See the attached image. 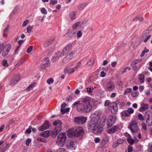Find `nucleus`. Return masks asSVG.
Returning <instances> with one entry per match:
<instances>
[{
    "label": "nucleus",
    "mask_w": 152,
    "mask_h": 152,
    "mask_svg": "<svg viewBox=\"0 0 152 152\" xmlns=\"http://www.w3.org/2000/svg\"><path fill=\"white\" fill-rule=\"evenodd\" d=\"M106 87L109 91H111L115 88V85L111 81L109 82L106 84Z\"/></svg>",
    "instance_id": "f3484780"
},
{
    "label": "nucleus",
    "mask_w": 152,
    "mask_h": 152,
    "mask_svg": "<svg viewBox=\"0 0 152 152\" xmlns=\"http://www.w3.org/2000/svg\"><path fill=\"white\" fill-rule=\"evenodd\" d=\"M87 120L86 117H75L74 120L75 123L79 124H82L85 123Z\"/></svg>",
    "instance_id": "1a4fd4ad"
},
{
    "label": "nucleus",
    "mask_w": 152,
    "mask_h": 152,
    "mask_svg": "<svg viewBox=\"0 0 152 152\" xmlns=\"http://www.w3.org/2000/svg\"><path fill=\"white\" fill-rule=\"evenodd\" d=\"M23 63V61L22 60H20L15 65V67L18 68Z\"/></svg>",
    "instance_id": "37998d69"
},
{
    "label": "nucleus",
    "mask_w": 152,
    "mask_h": 152,
    "mask_svg": "<svg viewBox=\"0 0 152 152\" xmlns=\"http://www.w3.org/2000/svg\"><path fill=\"white\" fill-rule=\"evenodd\" d=\"M29 21L28 20H26L23 23L22 26L23 27H24L27 24L29 23Z\"/></svg>",
    "instance_id": "052dcab7"
},
{
    "label": "nucleus",
    "mask_w": 152,
    "mask_h": 152,
    "mask_svg": "<svg viewBox=\"0 0 152 152\" xmlns=\"http://www.w3.org/2000/svg\"><path fill=\"white\" fill-rule=\"evenodd\" d=\"M88 5L86 3H83L80 4L77 6V10L79 11H82Z\"/></svg>",
    "instance_id": "6ab92c4d"
},
{
    "label": "nucleus",
    "mask_w": 152,
    "mask_h": 152,
    "mask_svg": "<svg viewBox=\"0 0 152 152\" xmlns=\"http://www.w3.org/2000/svg\"><path fill=\"white\" fill-rule=\"evenodd\" d=\"M86 25V22L85 21H82L80 24V27L81 28H83Z\"/></svg>",
    "instance_id": "a19ab883"
},
{
    "label": "nucleus",
    "mask_w": 152,
    "mask_h": 152,
    "mask_svg": "<svg viewBox=\"0 0 152 152\" xmlns=\"http://www.w3.org/2000/svg\"><path fill=\"white\" fill-rule=\"evenodd\" d=\"M118 102V101H117L111 103L110 105L109 106V108L111 110L112 113L115 114L117 113L118 110L117 104Z\"/></svg>",
    "instance_id": "6e6552de"
},
{
    "label": "nucleus",
    "mask_w": 152,
    "mask_h": 152,
    "mask_svg": "<svg viewBox=\"0 0 152 152\" xmlns=\"http://www.w3.org/2000/svg\"><path fill=\"white\" fill-rule=\"evenodd\" d=\"M9 147L8 143H7L3 144L0 147V152H5Z\"/></svg>",
    "instance_id": "a211bd4d"
},
{
    "label": "nucleus",
    "mask_w": 152,
    "mask_h": 152,
    "mask_svg": "<svg viewBox=\"0 0 152 152\" xmlns=\"http://www.w3.org/2000/svg\"><path fill=\"white\" fill-rule=\"evenodd\" d=\"M72 99V97L70 95H69L66 98V100L67 101H71Z\"/></svg>",
    "instance_id": "13d9d810"
},
{
    "label": "nucleus",
    "mask_w": 152,
    "mask_h": 152,
    "mask_svg": "<svg viewBox=\"0 0 152 152\" xmlns=\"http://www.w3.org/2000/svg\"><path fill=\"white\" fill-rule=\"evenodd\" d=\"M118 126H114L108 130V132L109 134H112L115 132L118 129Z\"/></svg>",
    "instance_id": "412c9836"
},
{
    "label": "nucleus",
    "mask_w": 152,
    "mask_h": 152,
    "mask_svg": "<svg viewBox=\"0 0 152 152\" xmlns=\"http://www.w3.org/2000/svg\"><path fill=\"white\" fill-rule=\"evenodd\" d=\"M148 105L147 104H143L141 105V108L142 111L146 110L148 108Z\"/></svg>",
    "instance_id": "c85d7f7f"
},
{
    "label": "nucleus",
    "mask_w": 152,
    "mask_h": 152,
    "mask_svg": "<svg viewBox=\"0 0 152 152\" xmlns=\"http://www.w3.org/2000/svg\"><path fill=\"white\" fill-rule=\"evenodd\" d=\"M142 61V59H137L133 61L132 63L133 64H137L138 63L140 62H141Z\"/></svg>",
    "instance_id": "58836bf2"
},
{
    "label": "nucleus",
    "mask_w": 152,
    "mask_h": 152,
    "mask_svg": "<svg viewBox=\"0 0 152 152\" xmlns=\"http://www.w3.org/2000/svg\"><path fill=\"white\" fill-rule=\"evenodd\" d=\"M106 74L104 71H102L100 74V76L102 77H104L106 76Z\"/></svg>",
    "instance_id": "69168bd1"
},
{
    "label": "nucleus",
    "mask_w": 152,
    "mask_h": 152,
    "mask_svg": "<svg viewBox=\"0 0 152 152\" xmlns=\"http://www.w3.org/2000/svg\"><path fill=\"white\" fill-rule=\"evenodd\" d=\"M41 11L42 13L44 14L45 15H46L47 13L46 10L44 8H42L41 10Z\"/></svg>",
    "instance_id": "864d4df0"
},
{
    "label": "nucleus",
    "mask_w": 152,
    "mask_h": 152,
    "mask_svg": "<svg viewBox=\"0 0 152 152\" xmlns=\"http://www.w3.org/2000/svg\"><path fill=\"white\" fill-rule=\"evenodd\" d=\"M139 79L141 82L142 83L144 81V75L143 74H140L139 75Z\"/></svg>",
    "instance_id": "e433bc0d"
},
{
    "label": "nucleus",
    "mask_w": 152,
    "mask_h": 152,
    "mask_svg": "<svg viewBox=\"0 0 152 152\" xmlns=\"http://www.w3.org/2000/svg\"><path fill=\"white\" fill-rule=\"evenodd\" d=\"M72 44H69L67 45L64 48L62 51V55L64 56L66 55L70 51L72 48Z\"/></svg>",
    "instance_id": "f8f14e48"
},
{
    "label": "nucleus",
    "mask_w": 152,
    "mask_h": 152,
    "mask_svg": "<svg viewBox=\"0 0 152 152\" xmlns=\"http://www.w3.org/2000/svg\"><path fill=\"white\" fill-rule=\"evenodd\" d=\"M9 29V26H7L4 29L3 31V36L4 37H6L7 35L8 31Z\"/></svg>",
    "instance_id": "c756f323"
},
{
    "label": "nucleus",
    "mask_w": 152,
    "mask_h": 152,
    "mask_svg": "<svg viewBox=\"0 0 152 152\" xmlns=\"http://www.w3.org/2000/svg\"><path fill=\"white\" fill-rule=\"evenodd\" d=\"M33 50V46H31L27 49L26 52L28 53H29Z\"/></svg>",
    "instance_id": "3c124183"
},
{
    "label": "nucleus",
    "mask_w": 152,
    "mask_h": 152,
    "mask_svg": "<svg viewBox=\"0 0 152 152\" xmlns=\"http://www.w3.org/2000/svg\"><path fill=\"white\" fill-rule=\"evenodd\" d=\"M37 140L38 141H41L42 142H46V140L44 138H43L41 137H38L37 139Z\"/></svg>",
    "instance_id": "603ef678"
},
{
    "label": "nucleus",
    "mask_w": 152,
    "mask_h": 152,
    "mask_svg": "<svg viewBox=\"0 0 152 152\" xmlns=\"http://www.w3.org/2000/svg\"><path fill=\"white\" fill-rule=\"evenodd\" d=\"M73 56V54L72 52H71L69 55H68L64 59V60H65L66 62L69 61L71 59H72Z\"/></svg>",
    "instance_id": "4be33fe9"
},
{
    "label": "nucleus",
    "mask_w": 152,
    "mask_h": 152,
    "mask_svg": "<svg viewBox=\"0 0 152 152\" xmlns=\"http://www.w3.org/2000/svg\"><path fill=\"white\" fill-rule=\"evenodd\" d=\"M132 89L131 88H128L126 89L125 92L124 93V94L125 95L127 93L131 92Z\"/></svg>",
    "instance_id": "49530a36"
},
{
    "label": "nucleus",
    "mask_w": 152,
    "mask_h": 152,
    "mask_svg": "<svg viewBox=\"0 0 152 152\" xmlns=\"http://www.w3.org/2000/svg\"><path fill=\"white\" fill-rule=\"evenodd\" d=\"M51 40L50 39L48 40L45 41L43 44V46L45 47H48L51 43Z\"/></svg>",
    "instance_id": "2f4dec72"
},
{
    "label": "nucleus",
    "mask_w": 152,
    "mask_h": 152,
    "mask_svg": "<svg viewBox=\"0 0 152 152\" xmlns=\"http://www.w3.org/2000/svg\"><path fill=\"white\" fill-rule=\"evenodd\" d=\"M152 31V26H150L149 27L146 29L144 32L147 33L149 34L150 32Z\"/></svg>",
    "instance_id": "ea45409f"
},
{
    "label": "nucleus",
    "mask_w": 152,
    "mask_h": 152,
    "mask_svg": "<svg viewBox=\"0 0 152 152\" xmlns=\"http://www.w3.org/2000/svg\"><path fill=\"white\" fill-rule=\"evenodd\" d=\"M62 122L60 120H57L53 122V125L56 126L54 130L52 131V135L53 137L56 136L59 132L61 131V129Z\"/></svg>",
    "instance_id": "20e7f679"
},
{
    "label": "nucleus",
    "mask_w": 152,
    "mask_h": 152,
    "mask_svg": "<svg viewBox=\"0 0 152 152\" xmlns=\"http://www.w3.org/2000/svg\"><path fill=\"white\" fill-rule=\"evenodd\" d=\"M133 147L130 146H128V152H132L133 151Z\"/></svg>",
    "instance_id": "338daca9"
},
{
    "label": "nucleus",
    "mask_w": 152,
    "mask_h": 152,
    "mask_svg": "<svg viewBox=\"0 0 152 152\" xmlns=\"http://www.w3.org/2000/svg\"><path fill=\"white\" fill-rule=\"evenodd\" d=\"M32 129V127L31 126H29L28 129H26L25 131V133L26 134H30L31 132V129Z\"/></svg>",
    "instance_id": "79ce46f5"
},
{
    "label": "nucleus",
    "mask_w": 152,
    "mask_h": 152,
    "mask_svg": "<svg viewBox=\"0 0 152 152\" xmlns=\"http://www.w3.org/2000/svg\"><path fill=\"white\" fill-rule=\"evenodd\" d=\"M53 80L52 78H50L47 80V82L48 84H50L53 83Z\"/></svg>",
    "instance_id": "8fccbe9b"
},
{
    "label": "nucleus",
    "mask_w": 152,
    "mask_h": 152,
    "mask_svg": "<svg viewBox=\"0 0 152 152\" xmlns=\"http://www.w3.org/2000/svg\"><path fill=\"white\" fill-rule=\"evenodd\" d=\"M138 94V93L137 91H136L135 92H132V97H136L137 96Z\"/></svg>",
    "instance_id": "4d7b16f0"
},
{
    "label": "nucleus",
    "mask_w": 152,
    "mask_h": 152,
    "mask_svg": "<svg viewBox=\"0 0 152 152\" xmlns=\"http://www.w3.org/2000/svg\"><path fill=\"white\" fill-rule=\"evenodd\" d=\"M20 80V76L18 75L14 76L11 79L10 85L11 86H14Z\"/></svg>",
    "instance_id": "ddd939ff"
},
{
    "label": "nucleus",
    "mask_w": 152,
    "mask_h": 152,
    "mask_svg": "<svg viewBox=\"0 0 152 152\" xmlns=\"http://www.w3.org/2000/svg\"><path fill=\"white\" fill-rule=\"evenodd\" d=\"M141 126L142 127V128L145 130L147 129L146 126L145 124L144 123H142V124Z\"/></svg>",
    "instance_id": "0e129e2a"
},
{
    "label": "nucleus",
    "mask_w": 152,
    "mask_h": 152,
    "mask_svg": "<svg viewBox=\"0 0 152 152\" xmlns=\"http://www.w3.org/2000/svg\"><path fill=\"white\" fill-rule=\"evenodd\" d=\"M149 51V50L148 49H147L146 47H145V49L142 51V52L141 54V57H143L144 56L145 53H148Z\"/></svg>",
    "instance_id": "f704fd0d"
},
{
    "label": "nucleus",
    "mask_w": 152,
    "mask_h": 152,
    "mask_svg": "<svg viewBox=\"0 0 152 152\" xmlns=\"http://www.w3.org/2000/svg\"><path fill=\"white\" fill-rule=\"evenodd\" d=\"M2 63L3 66L5 67H7L9 66V65L7 63V61L6 60H4L3 61Z\"/></svg>",
    "instance_id": "a18cd8bd"
},
{
    "label": "nucleus",
    "mask_w": 152,
    "mask_h": 152,
    "mask_svg": "<svg viewBox=\"0 0 152 152\" xmlns=\"http://www.w3.org/2000/svg\"><path fill=\"white\" fill-rule=\"evenodd\" d=\"M80 24V21H78L75 23L72 26V28L73 29H75Z\"/></svg>",
    "instance_id": "72a5a7b5"
},
{
    "label": "nucleus",
    "mask_w": 152,
    "mask_h": 152,
    "mask_svg": "<svg viewBox=\"0 0 152 152\" xmlns=\"http://www.w3.org/2000/svg\"><path fill=\"white\" fill-rule=\"evenodd\" d=\"M90 126V129L94 134L101 133L103 131L100 121L97 118H93L91 121Z\"/></svg>",
    "instance_id": "f03ea898"
},
{
    "label": "nucleus",
    "mask_w": 152,
    "mask_h": 152,
    "mask_svg": "<svg viewBox=\"0 0 152 152\" xmlns=\"http://www.w3.org/2000/svg\"><path fill=\"white\" fill-rule=\"evenodd\" d=\"M145 117L141 114H139L137 115V119L141 121H143L145 120Z\"/></svg>",
    "instance_id": "7c9ffc66"
},
{
    "label": "nucleus",
    "mask_w": 152,
    "mask_h": 152,
    "mask_svg": "<svg viewBox=\"0 0 152 152\" xmlns=\"http://www.w3.org/2000/svg\"><path fill=\"white\" fill-rule=\"evenodd\" d=\"M57 3V0H50V4H55Z\"/></svg>",
    "instance_id": "680f3d73"
},
{
    "label": "nucleus",
    "mask_w": 152,
    "mask_h": 152,
    "mask_svg": "<svg viewBox=\"0 0 152 152\" xmlns=\"http://www.w3.org/2000/svg\"><path fill=\"white\" fill-rule=\"evenodd\" d=\"M110 103H110V102L109 100H107L105 102L104 105L105 106H110Z\"/></svg>",
    "instance_id": "e2e57ef3"
},
{
    "label": "nucleus",
    "mask_w": 152,
    "mask_h": 152,
    "mask_svg": "<svg viewBox=\"0 0 152 152\" xmlns=\"http://www.w3.org/2000/svg\"><path fill=\"white\" fill-rule=\"evenodd\" d=\"M82 35V33L81 31H78L77 33V38H79L81 37Z\"/></svg>",
    "instance_id": "6e6d98bb"
},
{
    "label": "nucleus",
    "mask_w": 152,
    "mask_h": 152,
    "mask_svg": "<svg viewBox=\"0 0 152 152\" xmlns=\"http://www.w3.org/2000/svg\"><path fill=\"white\" fill-rule=\"evenodd\" d=\"M127 140L128 142L129 143L130 145H132L134 143V140L132 139L131 137L127 138Z\"/></svg>",
    "instance_id": "473e14b6"
},
{
    "label": "nucleus",
    "mask_w": 152,
    "mask_h": 152,
    "mask_svg": "<svg viewBox=\"0 0 152 152\" xmlns=\"http://www.w3.org/2000/svg\"><path fill=\"white\" fill-rule=\"evenodd\" d=\"M33 27L31 26H28L27 28V32L28 33H30Z\"/></svg>",
    "instance_id": "c03bdc74"
},
{
    "label": "nucleus",
    "mask_w": 152,
    "mask_h": 152,
    "mask_svg": "<svg viewBox=\"0 0 152 152\" xmlns=\"http://www.w3.org/2000/svg\"><path fill=\"white\" fill-rule=\"evenodd\" d=\"M84 130L81 127H76L69 130L68 133L71 137H78L82 136L84 134Z\"/></svg>",
    "instance_id": "7ed1b4c3"
},
{
    "label": "nucleus",
    "mask_w": 152,
    "mask_h": 152,
    "mask_svg": "<svg viewBox=\"0 0 152 152\" xmlns=\"http://www.w3.org/2000/svg\"><path fill=\"white\" fill-rule=\"evenodd\" d=\"M35 86L36 83H35L31 84L26 88V91H29L31 90Z\"/></svg>",
    "instance_id": "393cba45"
},
{
    "label": "nucleus",
    "mask_w": 152,
    "mask_h": 152,
    "mask_svg": "<svg viewBox=\"0 0 152 152\" xmlns=\"http://www.w3.org/2000/svg\"><path fill=\"white\" fill-rule=\"evenodd\" d=\"M66 147L68 149L73 148L75 149V148L74 146V142L73 141H69L67 142Z\"/></svg>",
    "instance_id": "aec40b11"
},
{
    "label": "nucleus",
    "mask_w": 152,
    "mask_h": 152,
    "mask_svg": "<svg viewBox=\"0 0 152 152\" xmlns=\"http://www.w3.org/2000/svg\"><path fill=\"white\" fill-rule=\"evenodd\" d=\"M121 115L123 116H129L130 115L128 113L127 110L123 111L121 113Z\"/></svg>",
    "instance_id": "4c0bfd02"
},
{
    "label": "nucleus",
    "mask_w": 152,
    "mask_h": 152,
    "mask_svg": "<svg viewBox=\"0 0 152 152\" xmlns=\"http://www.w3.org/2000/svg\"><path fill=\"white\" fill-rule=\"evenodd\" d=\"M94 59L91 58L87 63V64L88 66H92L94 65Z\"/></svg>",
    "instance_id": "cd10ccee"
},
{
    "label": "nucleus",
    "mask_w": 152,
    "mask_h": 152,
    "mask_svg": "<svg viewBox=\"0 0 152 152\" xmlns=\"http://www.w3.org/2000/svg\"><path fill=\"white\" fill-rule=\"evenodd\" d=\"M50 126L51 124L49 122L46 121L42 124V126L39 128L38 129L39 131H42L48 129Z\"/></svg>",
    "instance_id": "4468645a"
},
{
    "label": "nucleus",
    "mask_w": 152,
    "mask_h": 152,
    "mask_svg": "<svg viewBox=\"0 0 152 152\" xmlns=\"http://www.w3.org/2000/svg\"><path fill=\"white\" fill-rule=\"evenodd\" d=\"M69 108H66L65 109L62 108H61V112L62 114H64L66 112H68L69 111Z\"/></svg>",
    "instance_id": "c9c22d12"
},
{
    "label": "nucleus",
    "mask_w": 152,
    "mask_h": 152,
    "mask_svg": "<svg viewBox=\"0 0 152 152\" xmlns=\"http://www.w3.org/2000/svg\"><path fill=\"white\" fill-rule=\"evenodd\" d=\"M144 117L148 125H151L152 123V111H147L145 114Z\"/></svg>",
    "instance_id": "0eeeda50"
},
{
    "label": "nucleus",
    "mask_w": 152,
    "mask_h": 152,
    "mask_svg": "<svg viewBox=\"0 0 152 152\" xmlns=\"http://www.w3.org/2000/svg\"><path fill=\"white\" fill-rule=\"evenodd\" d=\"M61 56H62V52L61 53V52L59 51L55 53L54 56L51 59L52 61L53 62L57 61Z\"/></svg>",
    "instance_id": "dca6fc26"
},
{
    "label": "nucleus",
    "mask_w": 152,
    "mask_h": 152,
    "mask_svg": "<svg viewBox=\"0 0 152 152\" xmlns=\"http://www.w3.org/2000/svg\"><path fill=\"white\" fill-rule=\"evenodd\" d=\"M119 145L117 143V142H114L113 145V148H115L117 147Z\"/></svg>",
    "instance_id": "774afa93"
},
{
    "label": "nucleus",
    "mask_w": 152,
    "mask_h": 152,
    "mask_svg": "<svg viewBox=\"0 0 152 152\" xmlns=\"http://www.w3.org/2000/svg\"><path fill=\"white\" fill-rule=\"evenodd\" d=\"M145 32H143L141 36L142 39H143V42L145 43L150 39L151 35Z\"/></svg>",
    "instance_id": "2eb2a0df"
},
{
    "label": "nucleus",
    "mask_w": 152,
    "mask_h": 152,
    "mask_svg": "<svg viewBox=\"0 0 152 152\" xmlns=\"http://www.w3.org/2000/svg\"><path fill=\"white\" fill-rule=\"evenodd\" d=\"M50 135V132L49 130L45 131L40 134V136L45 137H48Z\"/></svg>",
    "instance_id": "5701e85b"
},
{
    "label": "nucleus",
    "mask_w": 152,
    "mask_h": 152,
    "mask_svg": "<svg viewBox=\"0 0 152 152\" xmlns=\"http://www.w3.org/2000/svg\"><path fill=\"white\" fill-rule=\"evenodd\" d=\"M11 48V45L10 44L7 45L2 51V56H6L9 53Z\"/></svg>",
    "instance_id": "9d476101"
},
{
    "label": "nucleus",
    "mask_w": 152,
    "mask_h": 152,
    "mask_svg": "<svg viewBox=\"0 0 152 152\" xmlns=\"http://www.w3.org/2000/svg\"><path fill=\"white\" fill-rule=\"evenodd\" d=\"M124 140L120 139L117 140V142L119 145V144L123 143L124 142Z\"/></svg>",
    "instance_id": "09e8293b"
},
{
    "label": "nucleus",
    "mask_w": 152,
    "mask_h": 152,
    "mask_svg": "<svg viewBox=\"0 0 152 152\" xmlns=\"http://www.w3.org/2000/svg\"><path fill=\"white\" fill-rule=\"evenodd\" d=\"M66 139L65 133H60L57 137V144L60 147H63Z\"/></svg>",
    "instance_id": "39448f33"
},
{
    "label": "nucleus",
    "mask_w": 152,
    "mask_h": 152,
    "mask_svg": "<svg viewBox=\"0 0 152 152\" xmlns=\"http://www.w3.org/2000/svg\"><path fill=\"white\" fill-rule=\"evenodd\" d=\"M127 111L129 114L130 115L134 113V110L132 108H129L128 109Z\"/></svg>",
    "instance_id": "de8ad7c7"
},
{
    "label": "nucleus",
    "mask_w": 152,
    "mask_h": 152,
    "mask_svg": "<svg viewBox=\"0 0 152 152\" xmlns=\"http://www.w3.org/2000/svg\"><path fill=\"white\" fill-rule=\"evenodd\" d=\"M116 116L115 115H111L109 116L108 118V126L110 127L115 122Z\"/></svg>",
    "instance_id": "9b49d317"
},
{
    "label": "nucleus",
    "mask_w": 152,
    "mask_h": 152,
    "mask_svg": "<svg viewBox=\"0 0 152 152\" xmlns=\"http://www.w3.org/2000/svg\"><path fill=\"white\" fill-rule=\"evenodd\" d=\"M74 71L75 70L73 68H71L69 69L66 68L64 69V72L65 73H70L74 72Z\"/></svg>",
    "instance_id": "b1692460"
},
{
    "label": "nucleus",
    "mask_w": 152,
    "mask_h": 152,
    "mask_svg": "<svg viewBox=\"0 0 152 152\" xmlns=\"http://www.w3.org/2000/svg\"><path fill=\"white\" fill-rule=\"evenodd\" d=\"M31 139L30 138H28L26 141V145L28 146L29 145V144L31 142Z\"/></svg>",
    "instance_id": "bf43d9fd"
},
{
    "label": "nucleus",
    "mask_w": 152,
    "mask_h": 152,
    "mask_svg": "<svg viewBox=\"0 0 152 152\" xmlns=\"http://www.w3.org/2000/svg\"><path fill=\"white\" fill-rule=\"evenodd\" d=\"M70 18L72 20H74L76 19V13L75 12H71L69 14Z\"/></svg>",
    "instance_id": "a878e982"
},
{
    "label": "nucleus",
    "mask_w": 152,
    "mask_h": 152,
    "mask_svg": "<svg viewBox=\"0 0 152 152\" xmlns=\"http://www.w3.org/2000/svg\"><path fill=\"white\" fill-rule=\"evenodd\" d=\"M75 34V32H68L66 34L67 37L68 38H72L74 37Z\"/></svg>",
    "instance_id": "bb28decb"
},
{
    "label": "nucleus",
    "mask_w": 152,
    "mask_h": 152,
    "mask_svg": "<svg viewBox=\"0 0 152 152\" xmlns=\"http://www.w3.org/2000/svg\"><path fill=\"white\" fill-rule=\"evenodd\" d=\"M15 120L14 119L10 120L8 122L9 126L12 125L15 122Z\"/></svg>",
    "instance_id": "5fc2aeb1"
},
{
    "label": "nucleus",
    "mask_w": 152,
    "mask_h": 152,
    "mask_svg": "<svg viewBox=\"0 0 152 152\" xmlns=\"http://www.w3.org/2000/svg\"><path fill=\"white\" fill-rule=\"evenodd\" d=\"M92 100L91 98L89 97L82 98L81 103L80 101L75 102L72 107L73 108L76 105V109L78 112L81 113H89L92 109V106L90 104Z\"/></svg>",
    "instance_id": "f257e3e1"
},
{
    "label": "nucleus",
    "mask_w": 152,
    "mask_h": 152,
    "mask_svg": "<svg viewBox=\"0 0 152 152\" xmlns=\"http://www.w3.org/2000/svg\"><path fill=\"white\" fill-rule=\"evenodd\" d=\"M137 125L138 124L136 121H133L129 124L128 128L131 130L132 132H136L139 129Z\"/></svg>",
    "instance_id": "423d86ee"
}]
</instances>
